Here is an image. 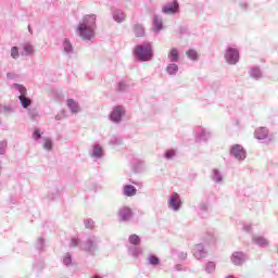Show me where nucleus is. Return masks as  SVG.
Returning a JSON list of instances; mask_svg holds the SVG:
<instances>
[{
	"instance_id": "nucleus-1",
	"label": "nucleus",
	"mask_w": 278,
	"mask_h": 278,
	"mask_svg": "<svg viewBox=\"0 0 278 278\" xmlns=\"http://www.w3.org/2000/svg\"><path fill=\"white\" fill-rule=\"evenodd\" d=\"M81 40H92L97 34V14H87L76 28Z\"/></svg>"
},
{
	"instance_id": "nucleus-2",
	"label": "nucleus",
	"mask_w": 278,
	"mask_h": 278,
	"mask_svg": "<svg viewBox=\"0 0 278 278\" xmlns=\"http://www.w3.org/2000/svg\"><path fill=\"white\" fill-rule=\"evenodd\" d=\"M134 55L138 62H149L153 60V46L150 42H143L135 47Z\"/></svg>"
},
{
	"instance_id": "nucleus-3",
	"label": "nucleus",
	"mask_w": 278,
	"mask_h": 278,
	"mask_svg": "<svg viewBox=\"0 0 278 278\" xmlns=\"http://www.w3.org/2000/svg\"><path fill=\"white\" fill-rule=\"evenodd\" d=\"M100 242L101 239H99V237L92 236L80 243V249L81 251H85V253L94 256V254L97 253V249H99Z\"/></svg>"
},
{
	"instance_id": "nucleus-4",
	"label": "nucleus",
	"mask_w": 278,
	"mask_h": 278,
	"mask_svg": "<svg viewBox=\"0 0 278 278\" xmlns=\"http://www.w3.org/2000/svg\"><path fill=\"white\" fill-rule=\"evenodd\" d=\"M13 88H15V90H18V92H20L18 100H20L22 108L24 110H27L28 108H30L31 100L29 97H27V88H25V86H23L21 84H13Z\"/></svg>"
},
{
	"instance_id": "nucleus-5",
	"label": "nucleus",
	"mask_w": 278,
	"mask_h": 278,
	"mask_svg": "<svg viewBox=\"0 0 278 278\" xmlns=\"http://www.w3.org/2000/svg\"><path fill=\"white\" fill-rule=\"evenodd\" d=\"M224 58L228 64L233 66L237 62H240V51H238V49L236 48L228 46L226 48Z\"/></svg>"
},
{
	"instance_id": "nucleus-6",
	"label": "nucleus",
	"mask_w": 278,
	"mask_h": 278,
	"mask_svg": "<svg viewBox=\"0 0 278 278\" xmlns=\"http://www.w3.org/2000/svg\"><path fill=\"white\" fill-rule=\"evenodd\" d=\"M230 155L238 162H244L247 160V150L241 144H233L230 147Z\"/></svg>"
},
{
	"instance_id": "nucleus-7",
	"label": "nucleus",
	"mask_w": 278,
	"mask_h": 278,
	"mask_svg": "<svg viewBox=\"0 0 278 278\" xmlns=\"http://www.w3.org/2000/svg\"><path fill=\"white\" fill-rule=\"evenodd\" d=\"M123 116H125V106L116 105L110 113L109 118L111 123H115V125H118V123L123 122Z\"/></svg>"
},
{
	"instance_id": "nucleus-8",
	"label": "nucleus",
	"mask_w": 278,
	"mask_h": 278,
	"mask_svg": "<svg viewBox=\"0 0 278 278\" xmlns=\"http://www.w3.org/2000/svg\"><path fill=\"white\" fill-rule=\"evenodd\" d=\"M168 208L173 212H179V210H181V198L179 197V193H172L168 199Z\"/></svg>"
},
{
	"instance_id": "nucleus-9",
	"label": "nucleus",
	"mask_w": 278,
	"mask_h": 278,
	"mask_svg": "<svg viewBox=\"0 0 278 278\" xmlns=\"http://www.w3.org/2000/svg\"><path fill=\"white\" fill-rule=\"evenodd\" d=\"M134 217V211L129 206H122L118 210V218L122 223H129Z\"/></svg>"
},
{
	"instance_id": "nucleus-10",
	"label": "nucleus",
	"mask_w": 278,
	"mask_h": 278,
	"mask_svg": "<svg viewBox=\"0 0 278 278\" xmlns=\"http://www.w3.org/2000/svg\"><path fill=\"white\" fill-rule=\"evenodd\" d=\"M210 138H212V131H210V129L202 128L197 131L195 141L200 144L206 143Z\"/></svg>"
},
{
	"instance_id": "nucleus-11",
	"label": "nucleus",
	"mask_w": 278,
	"mask_h": 278,
	"mask_svg": "<svg viewBox=\"0 0 278 278\" xmlns=\"http://www.w3.org/2000/svg\"><path fill=\"white\" fill-rule=\"evenodd\" d=\"M162 12H163V14H169V15L178 14L179 2L177 0L168 2L167 4L163 5Z\"/></svg>"
},
{
	"instance_id": "nucleus-12",
	"label": "nucleus",
	"mask_w": 278,
	"mask_h": 278,
	"mask_svg": "<svg viewBox=\"0 0 278 278\" xmlns=\"http://www.w3.org/2000/svg\"><path fill=\"white\" fill-rule=\"evenodd\" d=\"M248 260L249 256L244 252H233L231 255V262L235 266H242Z\"/></svg>"
},
{
	"instance_id": "nucleus-13",
	"label": "nucleus",
	"mask_w": 278,
	"mask_h": 278,
	"mask_svg": "<svg viewBox=\"0 0 278 278\" xmlns=\"http://www.w3.org/2000/svg\"><path fill=\"white\" fill-rule=\"evenodd\" d=\"M192 253L195 260L207 257V251H205V247L202 243L195 244L192 249Z\"/></svg>"
},
{
	"instance_id": "nucleus-14",
	"label": "nucleus",
	"mask_w": 278,
	"mask_h": 278,
	"mask_svg": "<svg viewBox=\"0 0 278 278\" xmlns=\"http://www.w3.org/2000/svg\"><path fill=\"white\" fill-rule=\"evenodd\" d=\"M105 151L103 150V147L101 144H93L92 150L89 152L90 157L92 160H101L104 155Z\"/></svg>"
},
{
	"instance_id": "nucleus-15",
	"label": "nucleus",
	"mask_w": 278,
	"mask_h": 278,
	"mask_svg": "<svg viewBox=\"0 0 278 278\" xmlns=\"http://www.w3.org/2000/svg\"><path fill=\"white\" fill-rule=\"evenodd\" d=\"M111 14H112L113 21H115V23H125V21L127 18V15H125V12H123V10H121V9H112Z\"/></svg>"
},
{
	"instance_id": "nucleus-16",
	"label": "nucleus",
	"mask_w": 278,
	"mask_h": 278,
	"mask_svg": "<svg viewBox=\"0 0 278 278\" xmlns=\"http://www.w3.org/2000/svg\"><path fill=\"white\" fill-rule=\"evenodd\" d=\"M152 24L154 34H160L164 29V22L160 15H153Z\"/></svg>"
},
{
	"instance_id": "nucleus-17",
	"label": "nucleus",
	"mask_w": 278,
	"mask_h": 278,
	"mask_svg": "<svg viewBox=\"0 0 278 278\" xmlns=\"http://www.w3.org/2000/svg\"><path fill=\"white\" fill-rule=\"evenodd\" d=\"M249 76L251 79H254V81H260V79L264 77V73H262V68H260V66H252L249 70Z\"/></svg>"
},
{
	"instance_id": "nucleus-18",
	"label": "nucleus",
	"mask_w": 278,
	"mask_h": 278,
	"mask_svg": "<svg viewBox=\"0 0 278 278\" xmlns=\"http://www.w3.org/2000/svg\"><path fill=\"white\" fill-rule=\"evenodd\" d=\"M62 194V186H54L47 194L48 201H54V199H60V195Z\"/></svg>"
},
{
	"instance_id": "nucleus-19",
	"label": "nucleus",
	"mask_w": 278,
	"mask_h": 278,
	"mask_svg": "<svg viewBox=\"0 0 278 278\" xmlns=\"http://www.w3.org/2000/svg\"><path fill=\"white\" fill-rule=\"evenodd\" d=\"M268 128L258 127L254 131V138H256V140H268Z\"/></svg>"
},
{
	"instance_id": "nucleus-20",
	"label": "nucleus",
	"mask_w": 278,
	"mask_h": 278,
	"mask_svg": "<svg viewBox=\"0 0 278 278\" xmlns=\"http://www.w3.org/2000/svg\"><path fill=\"white\" fill-rule=\"evenodd\" d=\"M252 242L262 249H266V247H268V239L262 236L254 235L252 237Z\"/></svg>"
},
{
	"instance_id": "nucleus-21",
	"label": "nucleus",
	"mask_w": 278,
	"mask_h": 278,
	"mask_svg": "<svg viewBox=\"0 0 278 278\" xmlns=\"http://www.w3.org/2000/svg\"><path fill=\"white\" fill-rule=\"evenodd\" d=\"M167 58L170 63H177L179 62L181 54H179V49L172 48L167 54Z\"/></svg>"
},
{
	"instance_id": "nucleus-22",
	"label": "nucleus",
	"mask_w": 278,
	"mask_h": 278,
	"mask_svg": "<svg viewBox=\"0 0 278 278\" xmlns=\"http://www.w3.org/2000/svg\"><path fill=\"white\" fill-rule=\"evenodd\" d=\"M137 192H138V189H136L134 185H126L123 188V194L125 197H136Z\"/></svg>"
},
{
	"instance_id": "nucleus-23",
	"label": "nucleus",
	"mask_w": 278,
	"mask_h": 278,
	"mask_svg": "<svg viewBox=\"0 0 278 278\" xmlns=\"http://www.w3.org/2000/svg\"><path fill=\"white\" fill-rule=\"evenodd\" d=\"M62 47H63V51L66 55H71V53H73V51H74L73 43L71 42V39H68V38L63 39Z\"/></svg>"
},
{
	"instance_id": "nucleus-24",
	"label": "nucleus",
	"mask_w": 278,
	"mask_h": 278,
	"mask_svg": "<svg viewBox=\"0 0 278 278\" xmlns=\"http://www.w3.org/2000/svg\"><path fill=\"white\" fill-rule=\"evenodd\" d=\"M147 260L149 266H153V268H156V266H160L162 263V261L155 254H149Z\"/></svg>"
},
{
	"instance_id": "nucleus-25",
	"label": "nucleus",
	"mask_w": 278,
	"mask_h": 278,
	"mask_svg": "<svg viewBox=\"0 0 278 278\" xmlns=\"http://www.w3.org/2000/svg\"><path fill=\"white\" fill-rule=\"evenodd\" d=\"M67 108L71 110L72 114H77V112H79V103L73 99H67Z\"/></svg>"
},
{
	"instance_id": "nucleus-26",
	"label": "nucleus",
	"mask_w": 278,
	"mask_h": 278,
	"mask_svg": "<svg viewBox=\"0 0 278 278\" xmlns=\"http://www.w3.org/2000/svg\"><path fill=\"white\" fill-rule=\"evenodd\" d=\"M128 255H131L132 257H138L139 255H142V249L138 245H130L128 248Z\"/></svg>"
},
{
	"instance_id": "nucleus-27",
	"label": "nucleus",
	"mask_w": 278,
	"mask_h": 278,
	"mask_svg": "<svg viewBox=\"0 0 278 278\" xmlns=\"http://www.w3.org/2000/svg\"><path fill=\"white\" fill-rule=\"evenodd\" d=\"M166 73L168 75H177L179 73V65L177 63H169L166 67Z\"/></svg>"
},
{
	"instance_id": "nucleus-28",
	"label": "nucleus",
	"mask_w": 278,
	"mask_h": 278,
	"mask_svg": "<svg viewBox=\"0 0 278 278\" xmlns=\"http://www.w3.org/2000/svg\"><path fill=\"white\" fill-rule=\"evenodd\" d=\"M134 34L137 38H142L144 36V27L141 24H136L134 26Z\"/></svg>"
},
{
	"instance_id": "nucleus-29",
	"label": "nucleus",
	"mask_w": 278,
	"mask_h": 278,
	"mask_svg": "<svg viewBox=\"0 0 278 278\" xmlns=\"http://www.w3.org/2000/svg\"><path fill=\"white\" fill-rule=\"evenodd\" d=\"M186 55L189 60H191L192 62H197L199 60V52H197V50L194 49H189L186 52Z\"/></svg>"
},
{
	"instance_id": "nucleus-30",
	"label": "nucleus",
	"mask_w": 278,
	"mask_h": 278,
	"mask_svg": "<svg viewBox=\"0 0 278 278\" xmlns=\"http://www.w3.org/2000/svg\"><path fill=\"white\" fill-rule=\"evenodd\" d=\"M204 241L207 242V244H216V236L214 235V231L206 232Z\"/></svg>"
},
{
	"instance_id": "nucleus-31",
	"label": "nucleus",
	"mask_w": 278,
	"mask_h": 278,
	"mask_svg": "<svg viewBox=\"0 0 278 278\" xmlns=\"http://www.w3.org/2000/svg\"><path fill=\"white\" fill-rule=\"evenodd\" d=\"M23 51L22 55H33L34 54V46L29 43H24L23 45Z\"/></svg>"
},
{
	"instance_id": "nucleus-32",
	"label": "nucleus",
	"mask_w": 278,
	"mask_h": 278,
	"mask_svg": "<svg viewBox=\"0 0 278 278\" xmlns=\"http://www.w3.org/2000/svg\"><path fill=\"white\" fill-rule=\"evenodd\" d=\"M212 179L215 184H220V181H223V174H220V170L213 169Z\"/></svg>"
},
{
	"instance_id": "nucleus-33",
	"label": "nucleus",
	"mask_w": 278,
	"mask_h": 278,
	"mask_svg": "<svg viewBox=\"0 0 278 278\" xmlns=\"http://www.w3.org/2000/svg\"><path fill=\"white\" fill-rule=\"evenodd\" d=\"M128 242H130V244H132V247H138V244H140V242H141L140 236L130 235L128 238Z\"/></svg>"
},
{
	"instance_id": "nucleus-34",
	"label": "nucleus",
	"mask_w": 278,
	"mask_h": 278,
	"mask_svg": "<svg viewBox=\"0 0 278 278\" xmlns=\"http://www.w3.org/2000/svg\"><path fill=\"white\" fill-rule=\"evenodd\" d=\"M134 173H142L144 170V165H142V162L136 161L132 165Z\"/></svg>"
},
{
	"instance_id": "nucleus-35",
	"label": "nucleus",
	"mask_w": 278,
	"mask_h": 278,
	"mask_svg": "<svg viewBox=\"0 0 278 278\" xmlns=\"http://www.w3.org/2000/svg\"><path fill=\"white\" fill-rule=\"evenodd\" d=\"M41 139L42 132H40V128H35L33 131V140H35V142H40Z\"/></svg>"
},
{
	"instance_id": "nucleus-36",
	"label": "nucleus",
	"mask_w": 278,
	"mask_h": 278,
	"mask_svg": "<svg viewBox=\"0 0 278 278\" xmlns=\"http://www.w3.org/2000/svg\"><path fill=\"white\" fill-rule=\"evenodd\" d=\"M45 143H43V149L46 151H51V149H53V140H51V138H43Z\"/></svg>"
},
{
	"instance_id": "nucleus-37",
	"label": "nucleus",
	"mask_w": 278,
	"mask_h": 278,
	"mask_svg": "<svg viewBox=\"0 0 278 278\" xmlns=\"http://www.w3.org/2000/svg\"><path fill=\"white\" fill-rule=\"evenodd\" d=\"M214 270H216V263L215 262H208L205 266V271L208 275H212V273H214Z\"/></svg>"
},
{
	"instance_id": "nucleus-38",
	"label": "nucleus",
	"mask_w": 278,
	"mask_h": 278,
	"mask_svg": "<svg viewBox=\"0 0 278 278\" xmlns=\"http://www.w3.org/2000/svg\"><path fill=\"white\" fill-rule=\"evenodd\" d=\"M110 144H112L113 147H121V144H123V139H121L119 137L113 136L110 140Z\"/></svg>"
},
{
	"instance_id": "nucleus-39",
	"label": "nucleus",
	"mask_w": 278,
	"mask_h": 278,
	"mask_svg": "<svg viewBox=\"0 0 278 278\" xmlns=\"http://www.w3.org/2000/svg\"><path fill=\"white\" fill-rule=\"evenodd\" d=\"M175 155H177V152L175 151V149L166 150L164 153L165 160H173Z\"/></svg>"
},
{
	"instance_id": "nucleus-40",
	"label": "nucleus",
	"mask_w": 278,
	"mask_h": 278,
	"mask_svg": "<svg viewBox=\"0 0 278 278\" xmlns=\"http://www.w3.org/2000/svg\"><path fill=\"white\" fill-rule=\"evenodd\" d=\"M63 264L64 266H71V264H73V255H71V253L65 254L63 257Z\"/></svg>"
},
{
	"instance_id": "nucleus-41",
	"label": "nucleus",
	"mask_w": 278,
	"mask_h": 278,
	"mask_svg": "<svg viewBox=\"0 0 278 278\" xmlns=\"http://www.w3.org/2000/svg\"><path fill=\"white\" fill-rule=\"evenodd\" d=\"M129 88V85H127L125 83V80H121L118 84H117V90L118 92H125V90H127Z\"/></svg>"
},
{
	"instance_id": "nucleus-42",
	"label": "nucleus",
	"mask_w": 278,
	"mask_h": 278,
	"mask_svg": "<svg viewBox=\"0 0 278 278\" xmlns=\"http://www.w3.org/2000/svg\"><path fill=\"white\" fill-rule=\"evenodd\" d=\"M20 52H18V47H16V46H13L12 48H11V58H13V60H18V58H20Z\"/></svg>"
},
{
	"instance_id": "nucleus-43",
	"label": "nucleus",
	"mask_w": 278,
	"mask_h": 278,
	"mask_svg": "<svg viewBox=\"0 0 278 278\" xmlns=\"http://www.w3.org/2000/svg\"><path fill=\"white\" fill-rule=\"evenodd\" d=\"M36 249L42 251L45 249V238L40 237L36 242Z\"/></svg>"
},
{
	"instance_id": "nucleus-44",
	"label": "nucleus",
	"mask_w": 278,
	"mask_h": 278,
	"mask_svg": "<svg viewBox=\"0 0 278 278\" xmlns=\"http://www.w3.org/2000/svg\"><path fill=\"white\" fill-rule=\"evenodd\" d=\"M8 149V141H0V155H5V151Z\"/></svg>"
},
{
	"instance_id": "nucleus-45",
	"label": "nucleus",
	"mask_w": 278,
	"mask_h": 278,
	"mask_svg": "<svg viewBox=\"0 0 278 278\" xmlns=\"http://www.w3.org/2000/svg\"><path fill=\"white\" fill-rule=\"evenodd\" d=\"M2 110H3V114L5 115L14 113V109H12L11 105H4L2 106Z\"/></svg>"
},
{
	"instance_id": "nucleus-46",
	"label": "nucleus",
	"mask_w": 278,
	"mask_h": 278,
	"mask_svg": "<svg viewBox=\"0 0 278 278\" xmlns=\"http://www.w3.org/2000/svg\"><path fill=\"white\" fill-rule=\"evenodd\" d=\"M130 184H132V186H136L137 188H139V190L144 188V182H142L140 180H130Z\"/></svg>"
},
{
	"instance_id": "nucleus-47",
	"label": "nucleus",
	"mask_w": 278,
	"mask_h": 278,
	"mask_svg": "<svg viewBox=\"0 0 278 278\" xmlns=\"http://www.w3.org/2000/svg\"><path fill=\"white\" fill-rule=\"evenodd\" d=\"M85 227L86 229H92V227H94V222L90 218L85 219Z\"/></svg>"
},
{
	"instance_id": "nucleus-48",
	"label": "nucleus",
	"mask_w": 278,
	"mask_h": 278,
	"mask_svg": "<svg viewBox=\"0 0 278 278\" xmlns=\"http://www.w3.org/2000/svg\"><path fill=\"white\" fill-rule=\"evenodd\" d=\"M80 244H81V243H79V239H77V238H72L71 243H70V247L75 248V247H79Z\"/></svg>"
},
{
	"instance_id": "nucleus-49",
	"label": "nucleus",
	"mask_w": 278,
	"mask_h": 278,
	"mask_svg": "<svg viewBox=\"0 0 278 278\" xmlns=\"http://www.w3.org/2000/svg\"><path fill=\"white\" fill-rule=\"evenodd\" d=\"M174 269L177 270L178 273H181V270H187V268L184 267V265H181V264H176L174 266Z\"/></svg>"
},
{
	"instance_id": "nucleus-50",
	"label": "nucleus",
	"mask_w": 278,
	"mask_h": 278,
	"mask_svg": "<svg viewBox=\"0 0 278 278\" xmlns=\"http://www.w3.org/2000/svg\"><path fill=\"white\" fill-rule=\"evenodd\" d=\"M178 258L179 260H187L188 258V253H186V252H179L178 253Z\"/></svg>"
},
{
	"instance_id": "nucleus-51",
	"label": "nucleus",
	"mask_w": 278,
	"mask_h": 278,
	"mask_svg": "<svg viewBox=\"0 0 278 278\" xmlns=\"http://www.w3.org/2000/svg\"><path fill=\"white\" fill-rule=\"evenodd\" d=\"M239 5L241 10H247L249 8V3H247V0L241 1Z\"/></svg>"
},
{
	"instance_id": "nucleus-52",
	"label": "nucleus",
	"mask_w": 278,
	"mask_h": 278,
	"mask_svg": "<svg viewBox=\"0 0 278 278\" xmlns=\"http://www.w3.org/2000/svg\"><path fill=\"white\" fill-rule=\"evenodd\" d=\"M7 79H10V80L16 79V74H14V73H7Z\"/></svg>"
},
{
	"instance_id": "nucleus-53",
	"label": "nucleus",
	"mask_w": 278,
	"mask_h": 278,
	"mask_svg": "<svg viewBox=\"0 0 278 278\" xmlns=\"http://www.w3.org/2000/svg\"><path fill=\"white\" fill-rule=\"evenodd\" d=\"M199 207H200L201 212H207V204L206 203H201Z\"/></svg>"
},
{
	"instance_id": "nucleus-54",
	"label": "nucleus",
	"mask_w": 278,
	"mask_h": 278,
	"mask_svg": "<svg viewBox=\"0 0 278 278\" xmlns=\"http://www.w3.org/2000/svg\"><path fill=\"white\" fill-rule=\"evenodd\" d=\"M244 231H251V225L243 226Z\"/></svg>"
},
{
	"instance_id": "nucleus-55",
	"label": "nucleus",
	"mask_w": 278,
	"mask_h": 278,
	"mask_svg": "<svg viewBox=\"0 0 278 278\" xmlns=\"http://www.w3.org/2000/svg\"><path fill=\"white\" fill-rule=\"evenodd\" d=\"M90 190H93L94 192H97V184L93 182V184L91 185Z\"/></svg>"
},
{
	"instance_id": "nucleus-56",
	"label": "nucleus",
	"mask_w": 278,
	"mask_h": 278,
	"mask_svg": "<svg viewBox=\"0 0 278 278\" xmlns=\"http://www.w3.org/2000/svg\"><path fill=\"white\" fill-rule=\"evenodd\" d=\"M55 121H62V114L55 115Z\"/></svg>"
},
{
	"instance_id": "nucleus-57",
	"label": "nucleus",
	"mask_w": 278,
	"mask_h": 278,
	"mask_svg": "<svg viewBox=\"0 0 278 278\" xmlns=\"http://www.w3.org/2000/svg\"><path fill=\"white\" fill-rule=\"evenodd\" d=\"M91 278H103V276H100L99 274H96Z\"/></svg>"
},
{
	"instance_id": "nucleus-58",
	"label": "nucleus",
	"mask_w": 278,
	"mask_h": 278,
	"mask_svg": "<svg viewBox=\"0 0 278 278\" xmlns=\"http://www.w3.org/2000/svg\"><path fill=\"white\" fill-rule=\"evenodd\" d=\"M28 31H29V34H31V26L30 25H28Z\"/></svg>"
}]
</instances>
